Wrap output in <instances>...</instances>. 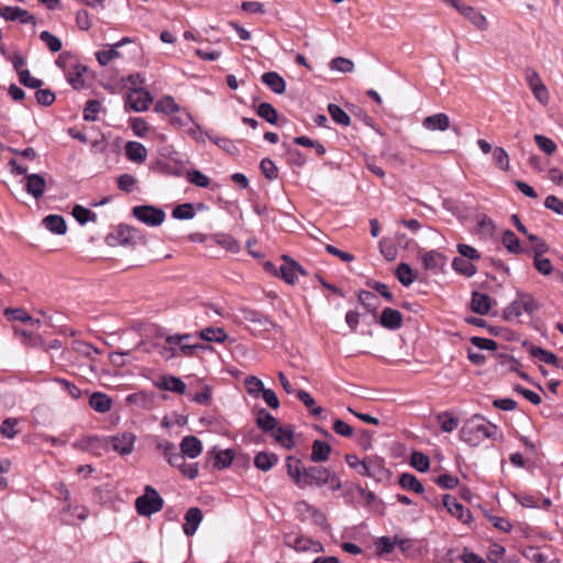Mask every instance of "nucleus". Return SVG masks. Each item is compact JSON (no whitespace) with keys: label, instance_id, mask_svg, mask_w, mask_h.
Segmentation results:
<instances>
[{"label":"nucleus","instance_id":"1","mask_svg":"<svg viewBox=\"0 0 563 563\" xmlns=\"http://www.w3.org/2000/svg\"><path fill=\"white\" fill-rule=\"evenodd\" d=\"M286 466L289 477L300 488H305L307 486L321 487L323 485H329L331 490L336 492L342 487L340 478L323 466H311L306 468L302 465V462L294 456L287 457Z\"/></svg>","mask_w":563,"mask_h":563},{"label":"nucleus","instance_id":"2","mask_svg":"<svg viewBox=\"0 0 563 563\" xmlns=\"http://www.w3.org/2000/svg\"><path fill=\"white\" fill-rule=\"evenodd\" d=\"M498 427L484 416L476 413L468 418L459 431L460 440L470 446H478L486 439H494Z\"/></svg>","mask_w":563,"mask_h":563},{"label":"nucleus","instance_id":"3","mask_svg":"<svg viewBox=\"0 0 563 563\" xmlns=\"http://www.w3.org/2000/svg\"><path fill=\"white\" fill-rule=\"evenodd\" d=\"M194 338L195 334L192 333H174L164 335L165 343L175 347L178 357H194L198 351L207 349L203 344L191 342Z\"/></svg>","mask_w":563,"mask_h":563},{"label":"nucleus","instance_id":"4","mask_svg":"<svg viewBox=\"0 0 563 563\" xmlns=\"http://www.w3.org/2000/svg\"><path fill=\"white\" fill-rule=\"evenodd\" d=\"M164 500L152 486H146L144 494L135 499V509L139 515L150 517L162 510Z\"/></svg>","mask_w":563,"mask_h":563},{"label":"nucleus","instance_id":"5","mask_svg":"<svg viewBox=\"0 0 563 563\" xmlns=\"http://www.w3.org/2000/svg\"><path fill=\"white\" fill-rule=\"evenodd\" d=\"M132 214L142 223L148 227H158L165 219L166 213L163 209L151 205L135 206Z\"/></svg>","mask_w":563,"mask_h":563},{"label":"nucleus","instance_id":"6","mask_svg":"<svg viewBox=\"0 0 563 563\" xmlns=\"http://www.w3.org/2000/svg\"><path fill=\"white\" fill-rule=\"evenodd\" d=\"M539 309L534 298L529 294H520L515 301L505 310L507 320L519 318L523 312L531 314Z\"/></svg>","mask_w":563,"mask_h":563},{"label":"nucleus","instance_id":"7","mask_svg":"<svg viewBox=\"0 0 563 563\" xmlns=\"http://www.w3.org/2000/svg\"><path fill=\"white\" fill-rule=\"evenodd\" d=\"M345 461L360 475L367 477H376L383 468L380 461L371 457L361 461L356 455L347 454L345 455Z\"/></svg>","mask_w":563,"mask_h":563},{"label":"nucleus","instance_id":"8","mask_svg":"<svg viewBox=\"0 0 563 563\" xmlns=\"http://www.w3.org/2000/svg\"><path fill=\"white\" fill-rule=\"evenodd\" d=\"M73 446L100 456L110 450V441L107 437L86 435L74 442Z\"/></svg>","mask_w":563,"mask_h":563},{"label":"nucleus","instance_id":"9","mask_svg":"<svg viewBox=\"0 0 563 563\" xmlns=\"http://www.w3.org/2000/svg\"><path fill=\"white\" fill-rule=\"evenodd\" d=\"M525 78L534 98L541 104L547 106L550 101V93L539 74L533 68H527L525 70Z\"/></svg>","mask_w":563,"mask_h":563},{"label":"nucleus","instance_id":"10","mask_svg":"<svg viewBox=\"0 0 563 563\" xmlns=\"http://www.w3.org/2000/svg\"><path fill=\"white\" fill-rule=\"evenodd\" d=\"M152 101L151 93L143 88H133L126 95V106L135 112L147 110Z\"/></svg>","mask_w":563,"mask_h":563},{"label":"nucleus","instance_id":"11","mask_svg":"<svg viewBox=\"0 0 563 563\" xmlns=\"http://www.w3.org/2000/svg\"><path fill=\"white\" fill-rule=\"evenodd\" d=\"M110 441V448L120 455H126L133 452L136 437L131 432H123L113 437H107Z\"/></svg>","mask_w":563,"mask_h":563},{"label":"nucleus","instance_id":"12","mask_svg":"<svg viewBox=\"0 0 563 563\" xmlns=\"http://www.w3.org/2000/svg\"><path fill=\"white\" fill-rule=\"evenodd\" d=\"M118 239L123 245L135 246L139 244H145L146 240L142 231L128 224H120L118 227Z\"/></svg>","mask_w":563,"mask_h":563},{"label":"nucleus","instance_id":"13","mask_svg":"<svg viewBox=\"0 0 563 563\" xmlns=\"http://www.w3.org/2000/svg\"><path fill=\"white\" fill-rule=\"evenodd\" d=\"M0 16L7 21H19L22 24L35 25L36 23V19L33 14L19 7H0Z\"/></svg>","mask_w":563,"mask_h":563},{"label":"nucleus","instance_id":"14","mask_svg":"<svg viewBox=\"0 0 563 563\" xmlns=\"http://www.w3.org/2000/svg\"><path fill=\"white\" fill-rule=\"evenodd\" d=\"M256 423L264 432L273 431L277 442H282V427H276V419L265 409H261L256 417Z\"/></svg>","mask_w":563,"mask_h":563},{"label":"nucleus","instance_id":"15","mask_svg":"<svg viewBox=\"0 0 563 563\" xmlns=\"http://www.w3.org/2000/svg\"><path fill=\"white\" fill-rule=\"evenodd\" d=\"M443 505L448 511L456 517L461 522L468 523L472 519L471 511L460 504L455 498L450 495H444Z\"/></svg>","mask_w":563,"mask_h":563},{"label":"nucleus","instance_id":"16","mask_svg":"<svg viewBox=\"0 0 563 563\" xmlns=\"http://www.w3.org/2000/svg\"><path fill=\"white\" fill-rule=\"evenodd\" d=\"M300 276H306V271L297 262L287 255H284V282L295 285Z\"/></svg>","mask_w":563,"mask_h":563},{"label":"nucleus","instance_id":"17","mask_svg":"<svg viewBox=\"0 0 563 563\" xmlns=\"http://www.w3.org/2000/svg\"><path fill=\"white\" fill-rule=\"evenodd\" d=\"M25 190L33 198L40 199L45 192L46 181L40 174H30L25 177Z\"/></svg>","mask_w":563,"mask_h":563},{"label":"nucleus","instance_id":"18","mask_svg":"<svg viewBox=\"0 0 563 563\" xmlns=\"http://www.w3.org/2000/svg\"><path fill=\"white\" fill-rule=\"evenodd\" d=\"M287 545L292 547L296 551H313L319 552L322 550V547L319 542H314L309 538L302 536H289L285 541Z\"/></svg>","mask_w":563,"mask_h":563},{"label":"nucleus","instance_id":"19","mask_svg":"<svg viewBox=\"0 0 563 563\" xmlns=\"http://www.w3.org/2000/svg\"><path fill=\"white\" fill-rule=\"evenodd\" d=\"M179 446L180 452L189 459H196L202 452V443L195 435L184 437Z\"/></svg>","mask_w":563,"mask_h":563},{"label":"nucleus","instance_id":"20","mask_svg":"<svg viewBox=\"0 0 563 563\" xmlns=\"http://www.w3.org/2000/svg\"><path fill=\"white\" fill-rule=\"evenodd\" d=\"M202 520V512L198 507H191L185 515L184 532L190 537L196 533L200 522Z\"/></svg>","mask_w":563,"mask_h":563},{"label":"nucleus","instance_id":"21","mask_svg":"<svg viewBox=\"0 0 563 563\" xmlns=\"http://www.w3.org/2000/svg\"><path fill=\"white\" fill-rule=\"evenodd\" d=\"M379 323L382 327L396 330L402 325V314L393 308H385L380 314Z\"/></svg>","mask_w":563,"mask_h":563},{"label":"nucleus","instance_id":"22","mask_svg":"<svg viewBox=\"0 0 563 563\" xmlns=\"http://www.w3.org/2000/svg\"><path fill=\"white\" fill-rule=\"evenodd\" d=\"M422 126L429 131H446L450 118L445 113H435L423 119Z\"/></svg>","mask_w":563,"mask_h":563},{"label":"nucleus","instance_id":"23","mask_svg":"<svg viewBox=\"0 0 563 563\" xmlns=\"http://www.w3.org/2000/svg\"><path fill=\"white\" fill-rule=\"evenodd\" d=\"M492 308V298L487 294L474 291L471 299V309L477 314H487Z\"/></svg>","mask_w":563,"mask_h":563},{"label":"nucleus","instance_id":"24","mask_svg":"<svg viewBox=\"0 0 563 563\" xmlns=\"http://www.w3.org/2000/svg\"><path fill=\"white\" fill-rule=\"evenodd\" d=\"M125 155L129 161L143 163L147 157V150L142 143L130 141L125 144Z\"/></svg>","mask_w":563,"mask_h":563},{"label":"nucleus","instance_id":"25","mask_svg":"<svg viewBox=\"0 0 563 563\" xmlns=\"http://www.w3.org/2000/svg\"><path fill=\"white\" fill-rule=\"evenodd\" d=\"M195 336H198L199 339L207 342L216 343H223L228 339V335L222 328L214 327L205 328L201 331L197 332Z\"/></svg>","mask_w":563,"mask_h":563},{"label":"nucleus","instance_id":"26","mask_svg":"<svg viewBox=\"0 0 563 563\" xmlns=\"http://www.w3.org/2000/svg\"><path fill=\"white\" fill-rule=\"evenodd\" d=\"M89 405L95 411L106 413L112 407V399L103 393H93L89 398Z\"/></svg>","mask_w":563,"mask_h":563},{"label":"nucleus","instance_id":"27","mask_svg":"<svg viewBox=\"0 0 563 563\" xmlns=\"http://www.w3.org/2000/svg\"><path fill=\"white\" fill-rule=\"evenodd\" d=\"M44 227L52 233L63 235L67 231L65 219L58 214H49L43 219Z\"/></svg>","mask_w":563,"mask_h":563},{"label":"nucleus","instance_id":"28","mask_svg":"<svg viewBox=\"0 0 563 563\" xmlns=\"http://www.w3.org/2000/svg\"><path fill=\"white\" fill-rule=\"evenodd\" d=\"M531 356L539 358L541 362L550 365H554L556 367L562 366V362L560 358L552 353L551 351L544 350L540 346H531L529 350Z\"/></svg>","mask_w":563,"mask_h":563},{"label":"nucleus","instance_id":"29","mask_svg":"<svg viewBox=\"0 0 563 563\" xmlns=\"http://www.w3.org/2000/svg\"><path fill=\"white\" fill-rule=\"evenodd\" d=\"M278 463V455L275 453L260 452L254 457V465L264 472L269 471Z\"/></svg>","mask_w":563,"mask_h":563},{"label":"nucleus","instance_id":"30","mask_svg":"<svg viewBox=\"0 0 563 563\" xmlns=\"http://www.w3.org/2000/svg\"><path fill=\"white\" fill-rule=\"evenodd\" d=\"M423 267L427 271H438L444 265V257L437 251H429L422 255Z\"/></svg>","mask_w":563,"mask_h":563},{"label":"nucleus","instance_id":"31","mask_svg":"<svg viewBox=\"0 0 563 563\" xmlns=\"http://www.w3.org/2000/svg\"><path fill=\"white\" fill-rule=\"evenodd\" d=\"M331 446L327 442L316 440L311 448V460L313 462H324L329 459Z\"/></svg>","mask_w":563,"mask_h":563},{"label":"nucleus","instance_id":"32","mask_svg":"<svg viewBox=\"0 0 563 563\" xmlns=\"http://www.w3.org/2000/svg\"><path fill=\"white\" fill-rule=\"evenodd\" d=\"M296 397L303 404V406L307 408V410H309V412L312 416L318 417L323 412V408L320 406H316L314 399L308 391L298 389V391L296 393Z\"/></svg>","mask_w":563,"mask_h":563},{"label":"nucleus","instance_id":"33","mask_svg":"<svg viewBox=\"0 0 563 563\" xmlns=\"http://www.w3.org/2000/svg\"><path fill=\"white\" fill-rule=\"evenodd\" d=\"M395 275L405 287L410 286L416 279L415 272L407 263H400L396 268Z\"/></svg>","mask_w":563,"mask_h":563},{"label":"nucleus","instance_id":"34","mask_svg":"<svg viewBox=\"0 0 563 563\" xmlns=\"http://www.w3.org/2000/svg\"><path fill=\"white\" fill-rule=\"evenodd\" d=\"M159 387L164 390L173 391L183 395L186 391V384L176 376L163 377Z\"/></svg>","mask_w":563,"mask_h":563},{"label":"nucleus","instance_id":"35","mask_svg":"<svg viewBox=\"0 0 563 563\" xmlns=\"http://www.w3.org/2000/svg\"><path fill=\"white\" fill-rule=\"evenodd\" d=\"M501 242H503V245L508 250V252H510L512 254H520L523 251L519 239L510 230H506L503 233Z\"/></svg>","mask_w":563,"mask_h":563},{"label":"nucleus","instance_id":"36","mask_svg":"<svg viewBox=\"0 0 563 563\" xmlns=\"http://www.w3.org/2000/svg\"><path fill=\"white\" fill-rule=\"evenodd\" d=\"M452 267L456 273L466 277H471L476 273V267L471 260L463 257H455L452 262Z\"/></svg>","mask_w":563,"mask_h":563},{"label":"nucleus","instance_id":"37","mask_svg":"<svg viewBox=\"0 0 563 563\" xmlns=\"http://www.w3.org/2000/svg\"><path fill=\"white\" fill-rule=\"evenodd\" d=\"M399 485L406 489L417 494L423 493V486L418 478L409 473H404L399 477Z\"/></svg>","mask_w":563,"mask_h":563},{"label":"nucleus","instance_id":"38","mask_svg":"<svg viewBox=\"0 0 563 563\" xmlns=\"http://www.w3.org/2000/svg\"><path fill=\"white\" fill-rule=\"evenodd\" d=\"M256 113L271 124H276L278 121L276 109L268 102H261L256 108Z\"/></svg>","mask_w":563,"mask_h":563},{"label":"nucleus","instance_id":"39","mask_svg":"<svg viewBox=\"0 0 563 563\" xmlns=\"http://www.w3.org/2000/svg\"><path fill=\"white\" fill-rule=\"evenodd\" d=\"M106 49L98 51L96 58L101 66H107L112 59L119 58L121 54L118 48L113 45H107Z\"/></svg>","mask_w":563,"mask_h":563},{"label":"nucleus","instance_id":"40","mask_svg":"<svg viewBox=\"0 0 563 563\" xmlns=\"http://www.w3.org/2000/svg\"><path fill=\"white\" fill-rule=\"evenodd\" d=\"M328 111L335 123L342 126H347L350 124L351 119L349 114L338 104L330 103L328 106Z\"/></svg>","mask_w":563,"mask_h":563},{"label":"nucleus","instance_id":"41","mask_svg":"<svg viewBox=\"0 0 563 563\" xmlns=\"http://www.w3.org/2000/svg\"><path fill=\"white\" fill-rule=\"evenodd\" d=\"M437 420L443 432H452L459 427V419L446 411L439 413Z\"/></svg>","mask_w":563,"mask_h":563},{"label":"nucleus","instance_id":"42","mask_svg":"<svg viewBox=\"0 0 563 563\" xmlns=\"http://www.w3.org/2000/svg\"><path fill=\"white\" fill-rule=\"evenodd\" d=\"M86 71V67L81 65H76L74 67V71L67 74V79L74 89H81L85 87L84 73Z\"/></svg>","mask_w":563,"mask_h":563},{"label":"nucleus","instance_id":"43","mask_svg":"<svg viewBox=\"0 0 563 563\" xmlns=\"http://www.w3.org/2000/svg\"><path fill=\"white\" fill-rule=\"evenodd\" d=\"M358 301L369 312H375L378 307V298L374 292L361 290L357 295Z\"/></svg>","mask_w":563,"mask_h":563},{"label":"nucleus","instance_id":"44","mask_svg":"<svg viewBox=\"0 0 563 563\" xmlns=\"http://www.w3.org/2000/svg\"><path fill=\"white\" fill-rule=\"evenodd\" d=\"M195 208L192 203H183L174 208L172 216L177 220H190L195 217Z\"/></svg>","mask_w":563,"mask_h":563},{"label":"nucleus","instance_id":"45","mask_svg":"<svg viewBox=\"0 0 563 563\" xmlns=\"http://www.w3.org/2000/svg\"><path fill=\"white\" fill-rule=\"evenodd\" d=\"M410 464L418 472H427L430 466L429 457L422 452L415 451L410 456Z\"/></svg>","mask_w":563,"mask_h":563},{"label":"nucleus","instance_id":"46","mask_svg":"<svg viewBox=\"0 0 563 563\" xmlns=\"http://www.w3.org/2000/svg\"><path fill=\"white\" fill-rule=\"evenodd\" d=\"M262 81L267 85L274 92L282 93V76L276 71L265 73L262 76Z\"/></svg>","mask_w":563,"mask_h":563},{"label":"nucleus","instance_id":"47","mask_svg":"<svg viewBox=\"0 0 563 563\" xmlns=\"http://www.w3.org/2000/svg\"><path fill=\"white\" fill-rule=\"evenodd\" d=\"M244 385H245L247 393L254 398H258L261 393L264 389L263 382L255 376H247L244 379Z\"/></svg>","mask_w":563,"mask_h":563},{"label":"nucleus","instance_id":"48","mask_svg":"<svg viewBox=\"0 0 563 563\" xmlns=\"http://www.w3.org/2000/svg\"><path fill=\"white\" fill-rule=\"evenodd\" d=\"M73 216L81 225L86 224L88 221H96L97 218L96 213L80 205H76L73 208Z\"/></svg>","mask_w":563,"mask_h":563},{"label":"nucleus","instance_id":"49","mask_svg":"<svg viewBox=\"0 0 563 563\" xmlns=\"http://www.w3.org/2000/svg\"><path fill=\"white\" fill-rule=\"evenodd\" d=\"M155 110L157 112L172 114L177 112L179 110V107L172 97L167 96L157 101Z\"/></svg>","mask_w":563,"mask_h":563},{"label":"nucleus","instance_id":"50","mask_svg":"<svg viewBox=\"0 0 563 563\" xmlns=\"http://www.w3.org/2000/svg\"><path fill=\"white\" fill-rule=\"evenodd\" d=\"M234 454L232 450L219 451L214 456V467L223 470L230 466L233 462Z\"/></svg>","mask_w":563,"mask_h":563},{"label":"nucleus","instance_id":"51","mask_svg":"<svg viewBox=\"0 0 563 563\" xmlns=\"http://www.w3.org/2000/svg\"><path fill=\"white\" fill-rule=\"evenodd\" d=\"M187 179L190 184L200 188H207L210 185L209 177L198 169L187 172Z\"/></svg>","mask_w":563,"mask_h":563},{"label":"nucleus","instance_id":"52","mask_svg":"<svg viewBox=\"0 0 563 563\" xmlns=\"http://www.w3.org/2000/svg\"><path fill=\"white\" fill-rule=\"evenodd\" d=\"M533 139L538 147L548 155H552L558 150L554 141L544 135L536 134Z\"/></svg>","mask_w":563,"mask_h":563},{"label":"nucleus","instance_id":"53","mask_svg":"<svg viewBox=\"0 0 563 563\" xmlns=\"http://www.w3.org/2000/svg\"><path fill=\"white\" fill-rule=\"evenodd\" d=\"M260 167H261L263 175L267 179L274 180V179L278 178L279 169L272 159L263 158Z\"/></svg>","mask_w":563,"mask_h":563},{"label":"nucleus","instance_id":"54","mask_svg":"<svg viewBox=\"0 0 563 563\" xmlns=\"http://www.w3.org/2000/svg\"><path fill=\"white\" fill-rule=\"evenodd\" d=\"M40 38L46 44L51 52L56 53L62 49V41L51 32L42 31Z\"/></svg>","mask_w":563,"mask_h":563},{"label":"nucleus","instance_id":"55","mask_svg":"<svg viewBox=\"0 0 563 563\" xmlns=\"http://www.w3.org/2000/svg\"><path fill=\"white\" fill-rule=\"evenodd\" d=\"M100 109L101 103L98 100H88L84 108V119L86 121H96Z\"/></svg>","mask_w":563,"mask_h":563},{"label":"nucleus","instance_id":"56","mask_svg":"<svg viewBox=\"0 0 563 563\" xmlns=\"http://www.w3.org/2000/svg\"><path fill=\"white\" fill-rule=\"evenodd\" d=\"M493 159L498 168L503 170L509 169V156L503 147H495L493 151Z\"/></svg>","mask_w":563,"mask_h":563},{"label":"nucleus","instance_id":"57","mask_svg":"<svg viewBox=\"0 0 563 563\" xmlns=\"http://www.w3.org/2000/svg\"><path fill=\"white\" fill-rule=\"evenodd\" d=\"M16 423H18V420L14 418L4 419L0 426V434L3 438L13 439L18 433V431L15 429Z\"/></svg>","mask_w":563,"mask_h":563},{"label":"nucleus","instance_id":"58","mask_svg":"<svg viewBox=\"0 0 563 563\" xmlns=\"http://www.w3.org/2000/svg\"><path fill=\"white\" fill-rule=\"evenodd\" d=\"M379 250L382 255L387 261H394L397 256V249L395 244L388 239L384 238L379 241Z\"/></svg>","mask_w":563,"mask_h":563},{"label":"nucleus","instance_id":"59","mask_svg":"<svg viewBox=\"0 0 563 563\" xmlns=\"http://www.w3.org/2000/svg\"><path fill=\"white\" fill-rule=\"evenodd\" d=\"M396 541H397V537H395L393 539L389 537H382L376 542V549H377L378 554L383 555V554L391 553L396 547Z\"/></svg>","mask_w":563,"mask_h":563},{"label":"nucleus","instance_id":"60","mask_svg":"<svg viewBox=\"0 0 563 563\" xmlns=\"http://www.w3.org/2000/svg\"><path fill=\"white\" fill-rule=\"evenodd\" d=\"M4 313L10 320L33 322V318L22 308H8L5 309Z\"/></svg>","mask_w":563,"mask_h":563},{"label":"nucleus","instance_id":"61","mask_svg":"<svg viewBox=\"0 0 563 563\" xmlns=\"http://www.w3.org/2000/svg\"><path fill=\"white\" fill-rule=\"evenodd\" d=\"M330 66L341 73H351L354 69V64L351 59L344 57H335L331 60Z\"/></svg>","mask_w":563,"mask_h":563},{"label":"nucleus","instance_id":"62","mask_svg":"<svg viewBox=\"0 0 563 563\" xmlns=\"http://www.w3.org/2000/svg\"><path fill=\"white\" fill-rule=\"evenodd\" d=\"M136 185V179L134 176L130 174H123L119 176L118 178V187L120 190L125 192L133 191L134 187Z\"/></svg>","mask_w":563,"mask_h":563},{"label":"nucleus","instance_id":"63","mask_svg":"<svg viewBox=\"0 0 563 563\" xmlns=\"http://www.w3.org/2000/svg\"><path fill=\"white\" fill-rule=\"evenodd\" d=\"M459 478L450 474H442L435 478V483L444 489H452L459 485Z\"/></svg>","mask_w":563,"mask_h":563},{"label":"nucleus","instance_id":"64","mask_svg":"<svg viewBox=\"0 0 563 563\" xmlns=\"http://www.w3.org/2000/svg\"><path fill=\"white\" fill-rule=\"evenodd\" d=\"M545 208L552 210L556 214L563 216V200L554 195H550L544 200Z\"/></svg>","mask_w":563,"mask_h":563}]
</instances>
